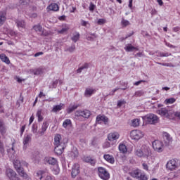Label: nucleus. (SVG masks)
<instances>
[{
  "mask_svg": "<svg viewBox=\"0 0 180 180\" xmlns=\"http://www.w3.org/2000/svg\"><path fill=\"white\" fill-rule=\"evenodd\" d=\"M32 74H34V75H41V74H43V69H41L40 68L34 69L32 70Z\"/></svg>",
  "mask_w": 180,
  "mask_h": 180,
  "instance_id": "4c0bfd02",
  "label": "nucleus"
},
{
  "mask_svg": "<svg viewBox=\"0 0 180 180\" xmlns=\"http://www.w3.org/2000/svg\"><path fill=\"white\" fill-rule=\"evenodd\" d=\"M96 122L98 124H101V123H104V124H107L108 122H109V118L105 115H98L96 118Z\"/></svg>",
  "mask_w": 180,
  "mask_h": 180,
  "instance_id": "9b49d317",
  "label": "nucleus"
},
{
  "mask_svg": "<svg viewBox=\"0 0 180 180\" xmlns=\"http://www.w3.org/2000/svg\"><path fill=\"white\" fill-rule=\"evenodd\" d=\"M119 150L123 154H126V153H127V147L124 143L119 145Z\"/></svg>",
  "mask_w": 180,
  "mask_h": 180,
  "instance_id": "e433bc0d",
  "label": "nucleus"
},
{
  "mask_svg": "<svg viewBox=\"0 0 180 180\" xmlns=\"http://www.w3.org/2000/svg\"><path fill=\"white\" fill-rule=\"evenodd\" d=\"M120 135L117 132L110 133L108 135V141H115V140H117L119 139Z\"/></svg>",
  "mask_w": 180,
  "mask_h": 180,
  "instance_id": "dca6fc26",
  "label": "nucleus"
},
{
  "mask_svg": "<svg viewBox=\"0 0 180 180\" xmlns=\"http://www.w3.org/2000/svg\"><path fill=\"white\" fill-rule=\"evenodd\" d=\"M142 119L147 124H157L160 122V118L157 115L150 113L142 117Z\"/></svg>",
  "mask_w": 180,
  "mask_h": 180,
  "instance_id": "f257e3e1",
  "label": "nucleus"
},
{
  "mask_svg": "<svg viewBox=\"0 0 180 180\" xmlns=\"http://www.w3.org/2000/svg\"><path fill=\"white\" fill-rule=\"evenodd\" d=\"M57 85H58V79H56L52 82L51 86H49V88H57Z\"/></svg>",
  "mask_w": 180,
  "mask_h": 180,
  "instance_id": "603ef678",
  "label": "nucleus"
},
{
  "mask_svg": "<svg viewBox=\"0 0 180 180\" xmlns=\"http://www.w3.org/2000/svg\"><path fill=\"white\" fill-rule=\"evenodd\" d=\"M88 68H89V63H85L84 64V65H82V67L79 68L76 71H77V74H81L82 72V70H88Z\"/></svg>",
  "mask_w": 180,
  "mask_h": 180,
  "instance_id": "473e14b6",
  "label": "nucleus"
},
{
  "mask_svg": "<svg viewBox=\"0 0 180 180\" xmlns=\"http://www.w3.org/2000/svg\"><path fill=\"white\" fill-rule=\"evenodd\" d=\"M95 8H96V6L94 4V3L91 2L89 7L90 12H94L95 11Z\"/></svg>",
  "mask_w": 180,
  "mask_h": 180,
  "instance_id": "5fc2aeb1",
  "label": "nucleus"
},
{
  "mask_svg": "<svg viewBox=\"0 0 180 180\" xmlns=\"http://www.w3.org/2000/svg\"><path fill=\"white\" fill-rule=\"evenodd\" d=\"M13 165L15 168H18V167H20V162L18 160L13 161Z\"/></svg>",
  "mask_w": 180,
  "mask_h": 180,
  "instance_id": "680f3d73",
  "label": "nucleus"
},
{
  "mask_svg": "<svg viewBox=\"0 0 180 180\" xmlns=\"http://www.w3.org/2000/svg\"><path fill=\"white\" fill-rule=\"evenodd\" d=\"M6 175L10 180H19V178L16 176V172L12 169H7L6 171Z\"/></svg>",
  "mask_w": 180,
  "mask_h": 180,
  "instance_id": "6e6552de",
  "label": "nucleus"
},
{
  "mask_svg": "<svg viewBox=\"0 0 180 180\" xmlns=\"http://www.w3.org/2000/svg\"><path fill=\"white\" fill-rule=\"evenodd\" d=\"M7 153L9 158L13 160L15 158V154H16V151H15V143H12V147L11 148L7 149Z\"/></svg>",
  "mask_w": 180,
  "mask_h": 180,
  "instance_id": "4468645a",
  "label": "nucleus"
},
{
  "mask_svg": "<svg viewBox=\"0 0 180 180\" xmlns=\"http://www.w3.org/2000/svg\"><path fill=\"white\" fill-rule=\"evenodd\" d=\"M91 146L93 147H96V146H98V139L96 137L91 139Z\"/></svg>",
  "mask_w": 180,
  "mask_h": 180,
  "instance_id": "49530a36",
  "label": "nucleus"
},
{
  "mask_svg": "<svg viewBox=\"0 0 180 180\" xmlns=\"http://www.w3.org/2000/svg\"><path fill=\"white\" fill-rule=\"evenodd\" d=\"M66 51H69V53H74V51H75V44H72L71 46H70L69 48H68L66 49Z\"/></svg>",
  "mask_w": 180,
  "mask_h": 180,
  "instance_id": "de8ad7c7",
  "label": "nucleus"
},
{
  "mask_svg": "<svg viewBox=\"0 0 180 180\" xmlns=\"http://www.w3.org/2000/svg\"><path fill=\"white\" fill-rule=\"evenodd\" d=\"M121 25L123 27H126L127 26H129L130 25V21L125 20L124 18H122L121 21Z\"/></svg>",
  "mask_w": 180,
  "mask_h": 180,
  "instance_id": "79ce46f5",
  "label": "nucleus"
},
{
  "mask_svg": "<svg viewBox=\"0 0 180 180\" xmlns=\"http://www.w3.org/2000/svg\"><path fill=\"white\" fill-rule=\"evenodd\" d=\"M32 140V136L30 135H27L26 136L24 137L23 139V146L24 148H27V144H29V142L31 141Z\"/></svg>",
  "mask_w": 180,
  "mask_h": 180,
  "instance_id": "7c9ffc66",
  "label": "nucleus"
},
{
  "mask_svg": "<svg viewBox=\"0 0 180 180\" xmlns=\"http://www.w3.org/2000/svg\"><path fill=\"white\" fill-rule=\"evenodd\" d=\"M140 125V119H134L132 120L133 127H137Z\"/></svg>",
  "mask_w": 180,
  "mask_h": 180,
  "instance_id": "37998d69",
  "label": "nucleus"
},
{
  "mask_svg": "<svg viewBox=\"0 0 180 180\" xmlns=\"http://www.w3.org/2000/svg\"><path fill=\"white\" fill-rule=\"evenodd\" d=\"M25 129H26V125L22 126L20 129V136H23V133H25Z\"/></svg>",
  "mask_w": 180,
  "mask_h": 180,
  "instance_id": "0e129e2a",
  "label": "nucleus"
},
{
  "mask_svg": "<svg viewBox=\"0 0 180 180\" xmlns=\"http://www.w3.org/2000/svg\"><path fill=\"white\" fill-rule=\"evenodd\" d=\"M6 124H5V121L3 119H0V133L1 136L6 134Z\"/></svg>",
  "mask_w": 180,
  "mask_h": 180,
  "instance_id": "ddd939ff",
  "label": "nucleus"
},
{
  "mask_svg": "<svg viewBox=\"0 0 180 180\" xmlns=\"http://www.w3.org/2000/svg\"><path fill=\"white\" fill-rule=\"evenodd\" d=\"M119 89H120V88H119V87H117V88L112 89V91L110 93H109L108 95L113 96V95H115V92L119 91Z\"/></svg>",
  "mask_w": 180,
  "mask_h": 180,
  "instance_id": "e2e57ef3",
  "label": "nucleus"
},
{
  "mask_svg": "<svg viewBox=\"0 0 180 180\" xmlns=\"http://www.w3.org/2000/svg\"><path fill=\"white\" fill-rule=\"evenodd\" d=\"M79 106H80L79 104H76L75 103H74L73 104H70L68 108L66 110L67 113L68 114L72 113V112H74V110H76V109H78Z\"/></svg>",
  "mask_w": 180,
  "mask_h": 180,
  "instance_id": "a211bd4d",
  "label": "nucleus"
},
{
  "mask_svg": "<svg viewBox=\"0 0 180 180\" xmlns=\"http://www.w3.org/2000/svg\"><path fill=\"white\" fill-rule=\"evenodd\" d=\"M0 153L2 155H5V146H4V143L0 141Z\"/></svg>",
  "mask_w": 180,
  "mask_h": 180,
  "instance_id": "09e8293b",
  "label": "nucleus"
},
{
  "mask_svg": "<svg viewBox=\"0 0 180 180\" xmlns=\"http://www.w3.org/2000/svg\"><path fill=\"white\" fill-rule=\"evenodd\" d=\"M95 92H96V90L87 88L84 91V96H86V98H91V96H92Z\"/></svg>",
  "mask_w": 180,
  "mask_h": 180,
  "instance_id": "5701e85b",
  "label": "nucleus"
},
{
  "mask_svg": "<svg viewBox=\"0 0 180 180\" xmlns=\"http://www.w3.org/2000/svg\"><path fill=\"white\" fill-rule=\"evenodd\" d=\"M65 143L61 142V134H57L54 137V146H63Z\"/></svg>",
  "mask_w": 180,
  "mask_h": 180,
  "instance_id": "2eb2a0df",
  "label": "nucleus"
},
{
  "mask_svg": "<svg viewBox=\"0 0 180 180\" xmlns=\"http://www.w3.org/2000/svg\"><path fill=\"white\" fill-rule=\"evenodd\" d=\"M17 169V172H18L19 175L22 176V178H27V174L25 172V170L23 169V167H21L20 166H18V167H15Z\"/></svg>",
  "mask_w": 180,
  "mask_h": 180,
  "instance_id": "a878e982",
  "label": "nucleus"
},
{
  "mask_svg": "<svg viewBox=\"0 0 180 180\" xmlns=\"http://www.w3.org/2000/svg\"><path fill=\"white\" fill-rule=\"evenodd\" d=\"M138 180H148V176L144 173H141Z\"/></svg>",
  "mask_w": 180,
  "mask_h": 180,
  "instance_id": "3c124183",
  "label": "nucleus"
},
{
  "mask_svg": "<svg viewBox=\"0 0 180 180\" xmlns=\"http://www.w3.org/2000/svg\"><path fill=\"white\" fill-rule=\"evenodd\" d=\"M162 137H163V143L165 147H168V146H169V143L172 141V138L171 137V135H169L168 132L164 131L162 133Z\"/></svg>",
  "mask_w": 180,
  "mask_h": 180,
  "instance_id": "1a4fd4ad",
  "label": "nucleus"
},
{
  "mask_svg": "<svg viewBox=\"0 0 180 180\" xmlns=\"http://www.w3.org/2000/svg\"><path fill=\"white\" fill-rule=\"evenodd\" d=\"M63 106H64V104L61 103L59 105H53L52 112H54L55 113H56V112H60V110L63 109Z\"/></svg>",
  "mask_w": 180,
  "mask_h": 180,
  "instance_id": "f704fd0d",
  "label": "nucleus"
},
{
  "mask_svg": "<svg viewBox=\"0 0 180 180\" xmlns=\"http://www.w3.org/2000/svg\"><path fill=\"white\" fill-rule=\"evenodd\" d=\"M48 128H49V122L47 121H44L42 124L41 131H39V134H40L41 136H44V132L47 130Z\"/></svg>",
  "mask_w": 180,
  "mask_h": 180,
  "instance_id": "4be33fe9",
  "label": "nucleus"
},
{
  "mask_svg": "<svg viewBox=\"0 0 180 180\" xmlns=\"http://www.w3.org/2000/svg\"><path fill=\"white\" fill-rule=\"evenodd\" d=\"M152 146L155 151L162 153V151H164L163 147L165 145L161 141L155 140L152 143Z\"/></svg>",
  "mask_w": 180,
  "mask_h": 180,
  "instance_id": "39448f33",
  "label": "nucleus"
},
{
  "mask_svg": "<svg viewBox=\"0 0 180 180\" xmlns=\"http://www.w3.org/2000/svg\"><path fill=\"white\" fill-rule=\"evenodd\" d=\"M34 30H35V32H41V30H43V27H41V25H34L33 27Z\"/></svg>",
  "mask_w": 180,
  "mask_h": 180,
  "instance_id": "864d4df0",
  "label": "nucleus"
},
{
  "mask_svg": "<svg viewBox=\"0 0 180 180\" xmlns=\"http://www.w3.org/2000/svg\"><path fill=\"white\" fill-rule=\"evenodd\" d=\"M37 179L41 180L43 179V174H41V172H37L36 174Z\"/></svg>",
  "mask_w": 180,
  "mask_h": 180,
  "instance_id": "bf43d9fd",
  "label": "nucleus"
},
{
  "mask_svg": "<svg viewBox=\"0 0 180 180\" xmlns=\"http://www.w3.org/2000/svg\"><path fill=\"white\" fill-rule=\"evenodd\" d=\"M140 175H141V170L139 169L131 172V176H132V178H136V179H139V178H140Z\"/></svg>",
  "mask_w": 180,
  "mask_h": 180,
  "instance_id": "bb28decb",
  "label": "nucleus"
},
{
  "mask_svg": "<svg viewBox=\"0 0 180 180\" xmlns=\"http://www.w3.org/2000/svg\"><path fill=\"white\" fill-rule=\"evenodd\" d=\"M84 162H87V163L90 164L93 167H95V165L96 164V160L90 156H87V157L84 158Z\"/></svg>",
  "mask_w": 180,
  "mask_h": 180,
  "instance_id": "b1692460",
  "label": "nucleus"
},
{
  "mask_svg": "<svg viewBox=\"0 0 180 180\" xmlns=\"http://www.w3.org/2000/svg\"><path fill=\"white\" fill-rule=\"evenodd\" d=\"M176 101V99H175V98H167L165 101V105H171L172 103H174V102Z\"/></svg>",
  "mask_w": 180,
  "mask_h": 180,
  "instance_id": "58836bf2",
  "label": "nucleus"
},
{
  "mask_svg": "<svg viewBox=\"0 0 180 180\" xmlns=\"http://www.w3.org/2000/svg\"><path fill=\"white\" fill-rule=\"evenodd\" d=\"M124 103H126V101H124V100H120L117 101V106H118V108H121V106L124 105Z\"/></svg>",
  "mask_w": 180,
  "mask_h": 180,
  "instance_id": "4d7b16f0",
  "label": "nucleus"
},
{
  "mask_svg": "<svg viewBox=\"0 0 180 180\" xmlns=\"http://www.w3.org/2000/svg\"><path fill=\"white\" fill-rule=\"evenodd\" d=\"M15 23L18 29H25L26 26V23L25 22L24 20H16Z\"/></svg>",
  "mask_w": 180,
  "mask_h": 180,
  "instance_id": "c85d7f7f",
  "label": "nucleus"
},
{
  "mask_svg": "<svg viewBox=\"0 0 180 180\" xmlns=\"http://www.w3.org/2000/svg\"><path fill=\"white\" fill-rule=\"evenodd\" d=\"M142 167L143 169H145V171H148V165H147L146 163H143Z\"/></svg>",
  "mask_w": 180,
  "mask_h": 180,
  "instance_id": "69168bd1",
  "label": "nucleus"
},
{
  "mask_svg": "<svg viewBox=\"0 0 180 180\" xmlns=\"http://www.w3.org/2000/svg\"><path fill=\"white\" fill-rule=\"evenodd\" d=\"M49 11H53V12H57L58 11V4L56 3H52L48 6Z\"/></svg>",
  "mask_w": 180,
  "mask_h": 180,
  "instance_id": "2f4dec72",
  "label": "nucleus"
},
{
  "mask_svg": "<svg viewBox=\"0 0 180 180\" xmlns=\"http://www.w3.org/2000/svg\"><path fill=\"white\" fill-rule=\"evenodd\" d=\"M72 40L74 43H77L79 40V34L77 32L76 34L73 35Z\"/></svg>",
  "mask_w": 180,
  "mask_h": 180,
  "instance_id": "a18cd8bd",
  "label": "nucleus"
},
{
  "mask_svg": "<svg viewBox=\"0 0 180 180\" xmlns=\"http://www.w3.org/2000/svg\"><path fill=\"white\" fill-rule=\"evenodd\" d=\"M37 124H33L32 126V133H37Z\"/></svg>",
  "mask_w": 180,
  "mask_h": 180,
  "instance_id": "6e6d98bb",
  "label": "nucleus"
},
{
  "mask_svg": "<svg viewBox=\"0 0 180 180\" xmlns=\"http://www.w3.org/2000/svg\"><path fill=\"white\" fill-rule=\"evenodd\" d=\"M105 22H106V20L103 18H100L98 20L97 23L98 25H105Z\"/></svg>",
  "mask_w": 180,
  "mask_h": 180,
  "instance_id": "052dcab7",
  "label": "nucleus"
},
{
  "mask_svg": "<svg viewBox=\"0 0 180 180\" xmlns=\"http://www.w3.org/2000/svg\"><path fill=\"white\" fill-rule=\"evenodd\" d=\"M75 117H84V119H89L91 111L89 110H78L75 112Z\"/></svg>",
  "mask_w": 180,
  "mask_h": 180,
  "instance_id": "20e7f679",
  "label": "nucleus"
},
{
  "mask_svg": "<svg viewBox=\"0 0 180 180\" xmlns=\"http://www.w3.org/2000/svg\"><path fill=\"white\" fill-rule=\"evenodd\" d=\"M98 175L103 180H109L110 179V174L103 167H98Z\"/></svg>",
  "mask_w": 180,
  "mask_h": 180,
  "instance_id": "f03ea898",
  "label": "nucleus"
},
{
  "mask_svg": "<svg viewBox=\"0 0 180 180\" xmlns=\"http://www.w3.org/2000/svg\"><path fill=\"white\" fill-rule=\"evenodd\" d=\"M166 168L170 171H174L179 168V160L178 159H172L166 164Z\"/></svg>",
  "mask_w": 180,
  "mask_h": 180,
  "instance_id": "7ed1b4c3",
  "label": "nucleus"
},
{
  "mask_svg": "<svg viewBox=\"0 0 180 180\" xmlns=\"http://www.w3.org/2000/svg\"><path fill=\"white\" fill-rule=\"evenodd\" d=\"M65 150V144L55 146L54 153L56 155H61Z\"/></svg>",
  "mask_w": 180,
  "mask_h": 180,
  "instance_id": "9d476101",
  "label": "nucleus"
},
{
  "mask_svg": "<svg viewBox=\"0 0 180 180\" xmlns=\"http://www.w3.org/2000/svg\"><path fill=\"white\" fill-rule=\"evenodd\" d=\"M125 51L127 53H131V51H139V48L134 46L131 44H128L124 48Z\"/></svg>",
  "mask_w": 180,
  "mask_h": 180,
  "instance_id": "6ab92c4d",
  "label": "nucleus"
},
{
  "mask_svg": "<svg viewBox=\"0 0 180 180\" xmlns=\"http://www.w3.org/2000/svg\"><path fill=\"white\" fill-rule=\"evenodd\" d=\"M144 134L140 130H132L130 133V137L132 140L139 141L140 139H143Z\"/></svg>",
  "mask_w": 180,
  "mask_h": 180,
  "instance_id": "423d86ee",
  "label": "nucleus"
},
{
  "mask_svg": "<svg viewBox=\"0 0 180 180\" xmlns=\"http://www.w3.org/2000/svg\"><path fill=\"white\" fill-rule=\"evenodd\" d=\"M158 64H159V65H162L163 67H175V65H174L172 63H158Z\"/></svg>",
  "mask_w": 180,
  "mask_h": 180,
  "instance_id": "8fccbe9b",
  "label": "nucleus"
},
{
  "mask_svg": "<svg viewBox=\"0 0 180 180\" xmlns=\"http://www.w3.org/2000/svg\"><path fill=\"white\" fill-rule=\"evenodd\" d=\"M6 22V13L0 11V27Z\"/></svg>",
  "mask_w": 180,
  "mask_h": 180,
  "instance_id": "cd10ccee",
  "label": "nucleus"
},
{
  "mask_svg": "<svg viewBox=\"0 0 180 180\" xmlns=\"http://www.w3.org/2000/svg\"><path fill=\"white\" fill-rule=\"evenodd\" d=\"M53 174L55 175H58V174H60V167H58V163H57V165H53Z\"/></svg>",
  "mask_w": 180,
  "mask_h": 180,
  "instance_id": "a19ab883",
  "label": "nucleus"
},
{
  "mask_svg": "<svg viewBox=\"0 0 180 180\" xmlns=\"http://www.w3.org/2000/svg\"><path fill=\"white\" fill-rule=\"evenodd\" d=\"M0 60H1L3 63H6V64H11V60H9V58H8V56H6V55L4 53L0 54Z\"/></svg>",
  "mask_w": 180,
  "mask_h": 180,
  "instance_id": "72a5a7b5",
  "label": "nucleus"
},
{
  "mask_svg": "<svg viewBox=\"0 0 180 180\" xmlns=\"http://www.w3.org/2000/svg\"><path fill=\"white\" fill-rule=\"evenodd\" d=\"M43 54H44V53L40 51V52H37L36 53H34V57H39L40 56H43Z\"/></svg>",
  "mask_w": 180,
  "mask_h": 180,
  "instance_id": "338daca9",
  "label": "nucleus"
},
{
  "mask_svg": "<svg viewBox=\"0 0 180 180\" xmlns=\"http://www.w3.org/2000/svg\"><path fill=\"white\" fill-rule=\"evenodd\" d=\"M110 147V142L106 141L103 144V148H109Z\"/></svg>",
  "mask_w": 180,
  "mask_h": 180,
  "instance_id": "13d9d810",
  "label": "nucleus"
},
{
  "mask_svg": "<svg viewBox=\"0 0 180 180\" xmlns=\"http://www.w3.org/2000/svg\"><path fill=\"white\" fill-rule=\"evenodd\" d=\"M68 30H70V25L65 24L62 25V29L58 31V33H60V34H64V33H67Z\"/></svg>",
  "mask_w": 180,
  "mask_h": 180,
  "instance_id": "c756f323",
  "label": "nucleus"
},
{
  "mask_svg": "<svg viewBox=\"0 0 180 180\" xmlns=\"http://www.w3.org/2000/svg\"><path fill=\"white\" fill-rule=\"evenodd\" d=\"M157 113L158 115H160V116H164L165 117H169V114L168 113V110L167 108H160L159 110L157 111Z\"/></svg>",
  "mask_w": 180,
  "mask_h": 180,
  "instance_id": "aec40b11",
  "label": "nucleus"
},
{
  "mask_svg": "<svg viewBox=\"0 0 180 180\" xmlns=\"http://www.w3.org/2000/svg\"><path fill=\"white\" fill-rule=\"evenodd\" d=\"M70 157L72 158V160H75L79 155V153L78 152V149L77 148H73L72 150L69 153Z\"/></svg>",
  "mask_w": 180,
  "mask_h": 180,
  "instance_id": "412c9836",
  "label": "nucleus"
},
{
  "mask_svg": "<svg viewBox=\"0 0 180 180\" xmlns=\"http://www.w3.org/2000/svg\"><path fill=\"white\" fill-rule=\"evenodd\" d=\"M103 158L107 161V162H110V164H115V158H113V155L105 154L103 155Z\"/></svg>",
  "mask_w": 180,
  "mask_h": 180,
  "instance_id": "393cba45",
  "label": "nucleus"
},
{
  "mask_svg": "<svg viewBox=\"0 0 180 180\" xmlns=\"http://www.w3.org/2000/svg\"><path fill=\"white\" fill-rule=\"evenodd\" d=\"M144 95V91L143 90L136 91L135 94H134V96H136V98L143 96Z\"/></svg>",
  "mask_w": 180,
  "mask_h": 180,
  "instance_id": "c03bdc74",
  "label": "nucleus"
},
{
  "mask_svg": "<svg viewBox=\"0 0 180 180\" xmlns=\"http://www.w3.org/2000/svg\"><path fill=\"white\" fill-rule=\"evenodd\" d=\"M44 161L46 164H49V165H57L58 164V161L57 159L52 158V157H46L44 159Z\"/></svg>",
  "mask_w": 180,
  "mask_h": 180,
  "instance_id": "f8f14e48",
  "label": "nucleus"
},
{
  "mask_svg": "<svg viewBox=\"0 0 180 180\" xmlns=\"http://www.w3.org/2000/svg\"><path fill=\"white\" fill-rule=\"evenodd\" d=\"M79 168H80V166H79V164H78V163H75L72 165L71 176L73 179H75V178H77V176H78V175H79V172H81V171L79 170Z\"/></svg>",
  "mask_w": 180,
  "mask_h": 180,
  "instance_id": "0eeeda50",
  "label": "nucleus"
},
{
  "mask_svg": "<svg viewBox=\"0 0 180 180\" xmlns=\"http://www.w3.org/2000/svg\"><path fill=\"white\" fill-rule=\"evenodd\" d=\"M70 124H72L71 120L66 119L63 123V127H64V129H67V127Z\"/></svg>",
  "mask_w": 180,
  "mask_h": 180,
  "instance_id": "ea45409f",
  "label": "nucleus"
},
{
  "mask_svg": "<svg viewBox=\"0 0 180 180\" xmlns=\"http://www.w3.org/2000/svg\"><path fill=\"white\" fill-rule=\"evenodd\" d=\"M174 116L176 117H178V119H179V120H180V112H176L175 113H174Z\"/></svg>",
  "mask_w": 180,
  "mask_h": 180,
  "instance_id": "774afa93",
  "label": "nucleus"
},
{
  "mask_svg": "<svg viewBox=\"0 0 180 180\" xmlns=\"http://www.w3.org/2000/svg\"><path fill=\"white\" fill-rule=\"evenodd\" d=\"M135 154L136 155H137V157H143V158H147L148 157V155H150V153L148 151V152H143V150L141 149H137L135 152Z\"/></svg>",
  "mask_w": 180,
  "mask_h": 180,
  "instance_id": "f3484780",
  "label": "nucleus"
},
{
  "mask_svg": "<svg viewBox=\"0 0 180 180\" xmlns=\"http://www.w3.org/2000/svg\"><path fill=\"white\" fill-rule=\"evenodd\" d=\"M42 113H43V110L39 109L36 114L37 117H38V122H43L44 117H43Z\"/></svg>",
  "mask_w": 180,
  "mask_h": 180,
  "instance_id": "c9c22d12",
  "label": "nucleus"
}]
</instances>
